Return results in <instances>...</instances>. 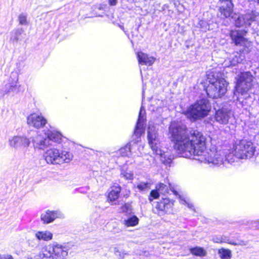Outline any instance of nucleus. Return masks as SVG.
<instances>
[{"label":"nucleus","instance_id":"f257e3e1","mask_svg":"<svg viewBox=\"0 0 259 259\" xmlns=\"http://www.w3.org/2000/svg\"><path fill=\"white\" fill-rule=\"evenodd\" d=\"M169 131L174 149L180 156L213 165L227 166L236 159L252 157L255 151L253 143L245 140L236 142L232 150L218 149L214 145L206 149V138L202 133L194 130L189 135L185 125L175 122L171 123Z\"/></svg>","mask_w":259,"mask_h":259},{"label":"nucleus","instance_id":"f03ea898","mask_svg":"<svg viewBox=\"0 0 259 259\" xmlns=\"http://www.w3.org/2000/svg\"><path fill=\"white\" fill-rule=\"evenodd\" d=\"M31 139L34 148L42 150L52 146L53 143L61 144L66 140L60 132L52 130L45 132L44 135L37 134Z\"/></svg>","mask_w":259,"mask_h":259},{"label":"nucleus","instance_id":"7ed1b4c3","mask_svg":"<svg viewBox=\"0 0 259 259\" xmlns=\"http://www.w3.org/2000/svg\"><path fill=\"white\" fill-rule=\"evenodd\" d=\"M211 107L208 100L202 99L190 105L184 114L191 121H195L206 117L210 111Z\"/></svg>","mask_w":259,"mask_h":259},{"label":"nucleus","instance_id":"20e7f679","mask_svg":"<svg viewBox=\"0 0 259 259\" xmlns=\"http://www.w3.org/2000/svg\"><path fill=\"white\" fill-rule=\"evenodd\" d=\"M69 247L66 244L54 243L43 247L39 253V259H66Z\"/></svg>","mask_w":259,"mask_h":259},{"label":"nucleus","instance_id":"39448f33","mask_svg":"<svg viewBox=\"0 0 259 259\" xmlns=\"http://www.w3.org/2000/svg\"><path fill=\"white\" fill-rule=\"evenodd\" d=\"M145 110L143 106H141L139 114L138 119L134 133V137L137 139L132 145V143H129L124 147L120 148L118 153L121 156H130V155L133 154L132 150L137 147V143L139 142V139L142 133L144 132V122L145 120Z\"/></svg>","mask_w":259,"mask_h":259},{"label":"nucleus","instance_id":"423d86ee","mask_svg":"<svg viewBox=\"0 0 259 259\" xmlns=\"http://www.w3.org/2000/svg\"><path fill=\"white\" fill-rule=\"evenodd\" d=\"M209 84L206 89L207 95L212 98L221 97L227 92V83L224 78H214V75H208Z\"/></svg>","mask_w":259,"mask_h":259},{"label":"nucleus","instance_id":"0eeeda50","mask_svg":"<svg viewBox=\"0 0 259 259\" xmlns=\"http://www.w3.org/2000/svg\"><path fill=\"white\" fill-rule=\"evenodd\" d=\"M253 76L249 71L241 73L238 75L236 85V91L243 95L246 93L252 86Z\"/></svg>","mask_w":259,"mask_h":259},{"label":"nucleus","instance_id":"6e6552de","mask_svg":"<svg viewBox=\"0 0 259 259\" xmlns=\"http://www.w3.org/2000/svg\"><path fill=\"white\" fill-rule=\"evenodd\" d=\"M148 140L150 146L154 152L160 149V142L156 127L149 123L148 129Z\"/></svg>","mask_w":259,"mask_h":259},{"label":"nucleus","instance_id":"1a4fd4ad","mask_svg":"<svg viewBox=\"0 0 259 259\" xmlns=\"http://www.w3.org/2000/svg\"><path fill=\"white\" fill-rule=\"evenodd\" d=\"M173 205V202L169 198H162L155 205L153 208V212L159 215H162L169 212Z\"/></svg>","mask_w":259,"mask_h":259},{"label":"nucleus","instance_id":"9d476101","mask_svg":"<svg viewBox=\"0 0 259 259\" xmlns=\"http://www.w3.org/2000/svg\"><path fill=\"white\" fill-rule=\"evenodd\" d=\"M257 15L253 12L247 13L244 15L239 16L235 21L236 27H244L247 28L251 23L255 20Z\"/></svg>","mask_w":259,"mask_h":259},{"label":"nucleus","instance_id":"9b49d317","mask_svg":"<svg viewBox=\"0 0 259 259\" xmlns=\"http://www.w3.org/2000/svg\"><path fill=\"white\" fill-rule=\"evenodd\" d=\"M60 151L59 149L52 148L47 150L44 153V157L48 164H59L60 159Z\"/></svg>","mask_w":259,"mask_h":259},{"label":"nucleus","instance_id":"f8f14e48","mask_svg":"<svg viewBox=\"0 0 259 259\" xmlns=\"http://www.w3.org/2000/svg\"><path fill=\"white\" fill-rule=\"evenodd\" d=\"M64 218L63 214L59 210H47L41 213L40 220L44 224L53 222L57 218Z\"/></svg>","mask_w":259,"mask_h":259},{"label":"nucleus","instance_id":"ddd939ff","mask_svg":"<svg viewBox=\"0 0 259 259\" xmlns=\"http://www.w3.org/2000/svg\"><path fill=\"white\" fill-rule=\"evenodd\" d=\"M232 115L230 110L223 107L216 111L214 119L220 124H226L229 122Z\"/></svg>","mask_w":259,"mask_h":259},{"label":"nucleus","instance_id":"4468645a","mask_svg":"<svg viewBox=\"0 0 259 259\" xmlns=\"http://www.w3.org/2000/svg\"><path fill=\"white\" fill-rule=\"evenodd\" d=\"M245 29L232 30L230 32V36L236 46H246L247 40L244 38V35L247 33Z\"/></svg>","mask_w":259,"mask_h":259},{"label":"nucleus","instance_id":"2eb2a0df","mask_svg":"<svg viewBox=\"0 0 259 259\" xmlns=\"http://www.w3.org/2000/svg\"><path fill=\"white\" fill-rule=\"evenodd\" d=\"M46 122V119L41 114L37 113L31 114L27 117L28 124L37 128L43 127Z\"/></svg>","mask_w":259,"mask_h":259},{"label":"nucleus","instance_id":"dca6fc26","mask_svg":"<svg viewBox=\"0 0 259 259\" xmlns=\"http://www.w3.org/2000/svg\"><path fill=\"white\" fill-rule=\"evenodd\" d=\"M30 144L29 139L24 136H16L9 140V145L15 149L20 147H28Z\"/></svg>","mask_w":259,"mask_h":259},{"label":"nucleus","instance_id":"f3484780","mask_svg":"<svg viewBox=\"0 0 259 259\" xmlns=\"http://www.w3.org/2000/svg\"><path fill=\"white\" fill-rule=\"evenodd\" d=\"M219 11L224 18L229 17L233 12V4L231 0H220Z\"/></svg>","mask_w":259,"mask_h":259},{"label":"nucleus","instance_id":"a211bd4d","mask_svg":"<svg viewBox=\"0 0 259 259\" xmlns=\"http://www.w3.org/2000/svg\"><path fill=\"white\" fill-rule=\"evenodd\" d=\"M17 90V81H11L10 80H9L8 82L1 87L0 95L1 96L4 97L6 94L15 93Z\"/></svg>","mask_w":259,"mask_h":259},{"label":"nucleus","instance_id":"6ab92c4d","mask_svg":"<svg viewBox=\"0 0 259 259\" xmlns=\"http://www.w3.org/2000/svg\"><path fill=\"white\" fill-rule=\"evenodd\" d=\"M154 153L159 156L161 162L165 165H169L174 158L171 152L167 149L164 151L160 148Z\"/></svg>","mask_w":259,"mask_h":259},{"label":"nucleus","instance_id":"aec40b11","mask_svg":"<svg viewBox=\"0 0 259 259\" xmlns=\"http://www.w3.org/2000/svg\"><path fill=\"white\" fill-rule=\"evenodd\" d=\"M138 62L140 64L148 66L152 65L155 61V58L149 56L148 55L142 52H138L137 54Z\"/></svg>","mask_w":259,"mask_h":259},{"label":"nucleus","instance_id":"412c9836","mask_svg":"<svg viewBox=\"0 0 259 259\" xmlns=\"http://www.w3.org/2000/svg\"><path fill=\"white\" fill-rule=\"evenodd\" d=\"M120 191L121 188L119 186L111 187L109 190L108 200L111 202L116 201L119 197Z\"/></svg>","mask_w":259,"mask_h":259},{"label":"nucleus","instance_id":"4be33fe9","mask_svg":"<svg viewBox=\"0 0 259 259\" xmlns=\"http://www.w3.org/2000/svg\"><path fill=\"white\" fill-rule=\"evenodd\" d=\"M35 237L38 240L48 241L52 239L53 234L49 231H37L35 233Z\"/></svg>","mask_w":259,"mask_h":259},{"label":"nucleus","instance_id":"5701e85b","mask_svg":"<svg viewBox=\"0 0 259 259\" xmlns=\"http://www.w3.org/2000/svg\"><path fill=\"white\" fill-rule=\"evenodd\" d=\"M60 164H61L63 162L67 163L70 162L72 159L73 155L72 153L69 152L62 151L60 152Z\"/></svg>","mask_w":259,"mask_h":259},{"label":"nucleus","instance_id":"b1692460","mask_svg":"<svg viewBox=\"0 0 259 259\" xmlns=\"http://www.w3.org/2000/svg\"><path fill=\"white\" fill-rule=\"evenodd\" d=\"M212 241L217 243H227L233 245H237L236 243L230 241L229 239L223 236H214L212 238Z\"/></svg>","mask_w":259,"mask_h":259},{"label":"nucleus","instance_id":"393cba45","mask_svg":"<svg viewBox=\"0 0 259 259\" xmlns=\"http://www.w3.org/2000/svg\"><path fill=\"white\" fill-rule=\"evenodd\" d=\"M218 254L221 259H231L232 256L231 251L224 248L219 249Z\"/></svg>","mask_w":259,"mask_h":259},{"label":"nucleus","instance_id":"a878e982","mask_svg":"<svg viewBox=\"0 0 259 259\" xmlns=\"http://www.w3.org/2000/svg\"><path fill=\"white\" fill-rule=\"evenodd\" d=\"M190 251L192 254L201 257L205 256L207 254L205 250L202 247L198 246L191 248Z\"/></svg>","mask_w":259,"mask_h":259},{"label":"nucleus","instance_id":"bb28decb","mask_svg":"<svg viewBox=\"0 0 259 259\" xmlns=\"http://www.w3.org/2000/svg\"><path fill=\"white\" fill-rule=\"evenodd\" d=\"M139 219L134 215L123 221V224L126 227H133L138 224Z\"/></svg>","mask_w":259,"mask_h":259},{"label":"nucleus","instance_id":"cd10ccee","mask_svg":"<svg viewBox=\"0 0 259 259\" xmlns=\"http://www.w3.org/2000/svg\"><path fill=\"white\" fill-rule=\"evenodd\" d=\"M169 186V184L166 185L160 183L159 184L157 185L156 188V189H157L159 192H160L162 194L164 195L168 192Z\"/></svg>","mask_w":259,"mask_h":259},{"label":"nucleus","instance_id":"c85d7f7f","mask_svg":"<svg viewBox=\"0 0 259 259\" xmlns=\"http://www.w3.org/2000/svg\"><path fill=\"white\" fill-rule=\"evenodd\" d=\"M121 175L125 179L127 180H132L133 179V173L126 168L125 166H123L121 170Z\"/></svg>","mask_w":259,"mask_h":259},{"label":"nucleus","instance_id":"c756f323","mask_svg":"<svg viewBox=\"0 0 259 259\" xmlns=\"http://www.w3.org/2000/svg\"><path fill=\"white\" fill-rule=\"evenodd\" d=\"M19 23L22 25H27L29 24V21L27 20V14L26 13L20 14L18 17Z\"/></svg>","mask_w":259,"mask_h":259},{"label":"nucleus","instance_id":"7c9ffc66","mask_svg":"<svg viewBox=\"0 0 259 259\" xmlns=\"http://www.w3.org/2000/svg\"><path fill=\"white\" fill-rule=\"evenodd\" d=\"M151 184L148 182H141L138 184L137 188L140 191H144L148 190L150 188Z\"/></svg>","mask_w":259,"mask_h":259},{"label":"nucleus","instance_id":"2f4dec72","mask_svg":"<svg viewBox=\"0 0 259 259\" xmlns=\"http://www.w3.org/2000/svg\"><path fill=\"white\" fill-rule=\"evenodd\" d=\"M243 59L241 57V56L240 54H237L236 55H234L230 61L231 65L235 66L237 64L241 63Z\"/></svg>","mask_w":259,"mask_h":259},{"label":"nucleus","instance_id":"473e14b6","mask_svg":"<svg viewBox=\"0 0 259 259\" xmlns=\"http://www.w3.org/2000/svg\"><path fill=\"white\" fill-rule=\"evenodd\" d=\"M159 193H160L159 192L157 189L152 190L149 196V200L152 202L154 199L158 198L159 196Z\"/></svg>","mask_w":259,"mask_h":259},{"label":"nucleus","instance_id":"72a5a7b5","mask_svg":"<svg viewBox=\"0 0 259 259\" xmlns=\"http://www.w3.org/2000/svg\"><path fill=\"white\" fill-rule=\"evenodd\" d=\"M180 202L182 204L187 205L188 208L192 209V210H194L193 204L189 202V200L188 199L180 197Z\"/></svg>","mask_w":259,"mask_h":259},{"label":"nucleus","instance_id":"f704fd0d","mask_svg":"<svg viewBox=\"0 0 259 259\" xmlns=\"http://www.w3.org/2000/svg\"><path fill=\"white\" fill-rule=\"evenodd\" d=\"M115 254L118 256L120 259H122L124 257L125 255L128 254L127 252L124 251H120L117 247H115L114 249Z\"/></svg>","mask_w":259,"mask_h":259},{"label":"nucleus","instance_id":"c9c22d12","mask_svg":"<svg viewBox=\"0 0 259 259\" xmlns=\"http://www.w3.org/2000/svg\"><path fill=\"white\" fill-rule=\"evenodd\" d=\"M22 33V31L20 29H16L12 32V35L11 39L13 41H17L19 39V36Z\"/></svg>","mask_w":259,"mask_h":259},{"label":"nucleus","instance_id":"e433bc0d","mask_svg":"<svg viewBox=\"0 0 259 259\" xmlns=\"http://www.w3.org/2000/svg\"><path fill=\"white\" fill-rule=\"evenodd\" d=\"M121 210L122 212L129 213L131 211L130 205L128 204H125L121 207Z\"/></svg>","mask_w":259,"mask_h":259},{"label":"nucleus","instance_id":"4c0bfd02","mask_svg":"<svg viewBox=\"0 0 259 259\" xmlns=\"http://www.w3.org/2000/svg\"><path fill=\"white\" fill-rule=\"evenodd\" d=\"M200 25L201 26V27L203 29V30L204 31H206V30L208 29V25L205 23V22H204V21H201L200 23Z\"/></svg>","mask_w":259,"mask_h":259},{"label":"nucleus","instance_id":"58836bf2","mask_svg":"<svg viewBox=\"0 0 259 259\" xmlns=\"http://www.w3.org/2000/svg\"><path fill=\"white\" fill-rule=\"evenodd\" d=\"M0 259H13L12 256L9 254L0 255Z\"/></svg>","mask_w":259,"mask_h":259},{"label":"nucleus","instance_id":"ea45409f","mask_svg":"<svg viewBox=\"0 0 259 259\" xmlns=\"http://www.w3.org/2000/svg\"><path fill=\"white\" fill-rule=\"evenodd\" d=\"M108 3L110 6H114L116 5L117 3V0H108Z\"/></svg>","mask_w":259,"mask_h":259},{"label":"nucleus","instance_id":"a19ab883","mask_svg":"<svg viewBox=\"0 0 259 259\" xmlns=\"http://www.w3.org/2000/svg\"><path fill=\"white\" fill-rule=\"evenodd\" d=\"M252 227H254L256 229L259 230V222H254Z\"/></svg>","mask_w":259,"mask_h":259},{"label":"nucleus","instance_id":"79ce46f5","mask_svg":"<svg viewBox=\"0 0 259 259\" xmlns=\"http://www.w3.org/2000/svg\"><path fill=\"white\" fill-rule=\"evenodd\" d=\"M120 28L122 29V30H123L124 29V27L123 26H121V25H120Z\"/></svg>","mask_w":259,"mask_h":259},{"label":"nucleus","instance_id":"37998d69","mask_svg":"<svg viewBox=\"0 0 259 259\" xmlns=\"http://www.w3.org/2000/svg\"><path fill=\"white\" fill-rule=\"evenodd\" d=\"M97 16H100V17H102L103 16L102 14H99V15H97Z\"/></svg>","mask_w":259,"mask_h":259},{"label":"nucleus","instance_id":"c03bdc74","mask_svg":"<svg viewBox=\"0 0 259 259\" xmlns=\"http://www.w3.org/2000/svg\"><path fill=\"white\" fill-rule=\"evenodd\" d=\"M134 156H139V154H135V155H134Z\"/></svg>","mask_w":259,"mask_h":259},{"label":"nucleus","instance_id":"a18cd8bd","mask_svg":"<svg viewBox=\"0 0 259 259\" xmlns=\"http://www.w3.org/2000/svg\"><path fill=\"white\" fill-rule=\"evenodd\" d=\"M257 3L259 5V0H257Z\"/></svg>","mask_w":259,"mask_h":259},{"label":"nucleus","instance_id":"49530a36","mask_svg":"<svg viewBox=\"0 0 259 259\" xmlns=\"http://www.w3.org/2000/svg\"><path fill=\"white\" fill-rule=\"evenodd\" d=\"M144 89H143V94L144 93Z\"/></svg>","mask_w":259,"mask_h":259}]
</instances>
